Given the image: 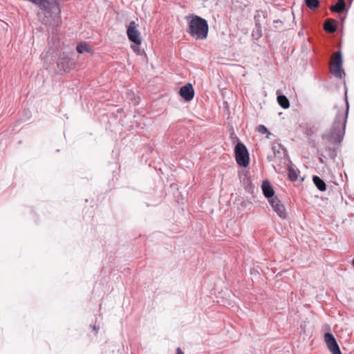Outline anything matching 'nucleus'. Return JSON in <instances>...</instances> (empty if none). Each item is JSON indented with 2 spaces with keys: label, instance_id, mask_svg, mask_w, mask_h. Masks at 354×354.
I'll return each mask as SVG.
<instances>
[{
  "label": "nucleus",
  "instance_id": "0eeeda50",
  "mask_svg": "<svg viewBox=\"0 0 354 354\" xmlns=\"http://www.w3.org/2000/svg\"><path fill=\"white\" fill-rule=\"evenodd\" d=\"M269 203L272 206L273 210L277 214V215L282 219H285L287 217V212L284 205L281 201L277 198H272L269 199Z\"/></svg>",
  "mask_w": 354,
  "mask_h": 354
},
{
  "label": "nucleus",
  "instance_id": "412c9836",
  "mask_svg": "<svg viewBox=\"0 0 354 354\" xmlns=\"http://www.w3.org/2000/svg\"><path fill=\"white\" fill-rule=\"evenodd\" d=\"M176 354H184V353L180 348H178L176 349Z\"/></svg>",
  "mask_w": 354,
  "mask_h": 354
},
{
  "label": "nucleus",
  "instance_id": "f3484780",
  "mask_svg": "<svg viewBox=\"0 0 354 354\" xmlns=\"http://www.w3.org/2000/svg\"><path fill=\"white\" fill-rule=\"evenodd\" d=\"M258 17H259V14L255 17V19H256V26H257V33L258 37H259L261 36V26L259 23Z\"/></svg>",
  "mask_w": 354,
  "mask_h": 354
},
{
  "label": "nucleus",
  "instance_id": "1a4fd4ad",
  "mask_svg": "<svg viewBox=\"0 0 354 354\" xmlns=\"http://www.w3.org/2000/svg\"><path fill=\"white\" fill-rule=\"evenodd\" d=\"M261 188H262L263 193L266 198H270V199L272 198H274L273 196L274 194V192L270 183L268 181H267V180L263 181Z\"/></svg>",
  "mask_w": 354,
  "mask_h": 354
},
{
  "label": "nucleus",
  "instance_id": "aec40b11",
  "mask_svg": "<svg viewBox=\"0 0 354 354\" xmlns=\"http://www.w3.org/2000/svg\"><path fill=\"white\" fill-rule=\"evenodd\" d=\"M274 24L275 28H280L282 25V21L280 20L274 21Z\"/></svg>",
  "mask_w": 354,
  "mask_h": 354
},
{
  "label": "nucleus",
  "instance_id": "4468645a",
  "mask_svg": "<svg viewBox=\"0 0 354 354\" xmlns=\"http://www.w3.org/2000/svg\"><path fill=\"white\" fill-rule=\"evenodd\" d=\"M77 51L79 53H83L84 52H91L89 46L86 43H81L77 46Z\"/></svg>",
  "mask_w": 354,
  "mask_h": 354
},
{
  "label": "nucleus",
  "instance_id": "f8f14e48",
  "mask_svg": "<svg viewBox=\"0 0 354 354\" xmlns=\"http://www.w3.org/2000/svg\"><path fill=\"white\" fill-rule=\"evenodd\" d=\"M277 102L279 104L283 109H288L290 106L289 100L285 95H279L277 97Z\"/></svg>",
  "mask_w": 354,
  "mask_h": 354
},
{
  "label": "nucleus",
  "instance_id": "423d86ee",
  "mask_svg": "<svg viewBox=\"0 0 354 354\" xmlns=\"http://www.w3.org/2000/svg\"><path fill=\"white\" fill-rule=\"evenodd\" d=\"M324 342L332 354H342L337 341L331 333L324 334Z\"/></svg>",
  "mask_w": 354,
  "mask_h": 354
},
{
  "label": "nucleus",
  "instance_id": "dca6fc26",
  "mask_svg": "<svg viewBox=\"0 0 354 354\" xmlns=\"http://www.w3.org/2000/svg\"><path fill=\"white\" fill-rule=\"evenodd\" d=\"M306 6L310 9H315L318 7L319 1L317 0H306Z\"/></svg>",
  "mask_w": 354,
  "mask_h": 354
},
{
  "label": "nucleus",
  "instance_id": "4be33fe9",
  "mask_svg": "<svg viewBox=\"0 0 354 354\" xmlns=\"http://www.w3.org/2000/svg\"><path fill=\"white\" fill-rule=\"evenodd\" d=\"M48 53V52L46 54L42 53L41 55V59H46Z\"/></svg>",
  "mask_w": 354,
  "mask_h": 354
},
{
  "label": "nucleus",
  "instance_id": "f03ea898",
  "mask_svg": "<svg viewBox=\"0 0 354 354\" xmlns=\"http://www.w3.org/2000/svg\"><path fill=\"white\" fill-rule=\"evenodd\" d=\"M330 72L336 77L342 78L344 75V72L342 69V58L339 51L335 52L330 60Z\"/></svg>",
  "mask_w": 354,
  "mask_h": 354
},
{
  "label": "nucleus",
  "instance_id": "ddd939ff",
  "mask_svg": "<svg viewBox=\"0 0 354 354\" xmlns=\"http://www.w3.org/2000/svg\"><path fill=\"white\" fill-rule=\"evenodd\" d=\"M313 180L318 189L320 191L326 190V184L319 177L314 176Z\"/></svg>",
  "mask_w": 354,
  "mask_h": 354
},
{
  "label": "nucleus",
  "instance_id": "9d476101",
  "mask_svg": "<svg viewBox=\"0 0 354 354\" xmlns=\"http://www.w3.org/2000/svg\"><path fill=\"white\" fill-rule=\"evenodd\" d=\"M336 21L332 19H328L326 20L324 24V29L330 33H333L336 31L337 28L335 25Z\"/></svg>",
  "mask_w": 354,
  "mask_h": 354
},
{
  "label": "nucleus",
  "instance_id": "39448f33",
  "mask_svg": "<svg viewBox=\"0 0 354 354\" xmlns=\"http://www.w3.org/2000/svg\"><path fill=\"white\" fill-rule=\"evenodd\" d=\"M127 34L131 41L133 42L135 44H141L140 33L138 29V25L136 24L135 21L130 22L127 27Z\"/></svg>",
  "mask_w": 354,
  "mask_h": 354
},
{
  "label": "nucleus",
  "instance_id": "6e6552de",
  "mask_svg": "<svg viewBox=\"0 0 354 354\" xmlns=\"http://www.w3.org/2000/svg\"><path fill=\"white\" fill-rule=\"evenodd\" d=\"M180 95L186 101H190L194 98V91L191 84L187 83L182 86L179 91Z\"/></svg>",
  "mask_w": 354,
  "mask_h": 354
},
{
  "label": "nucleus",
  "instance_id": "2eb2a0df",
  "mask_svg": "<svg viewBox=\"0 0 354 354\" xmlns=\"http://www.w3.org/2000/svg\"><path fill=\"white\" fill-rule=\"evenodd\" d=\"M298 171L292 167L288 169V176L290 180L295 181L298 178Z\"/></svg>",
  "mask_w": 354,
  "mask_h": 354
},
{
  "label": "nucleus",
  "instance_id": "20e7f679",
  "mask_svg": "<svg viewBox=\"0 0 354 354\" xmlns=\"http://www.w3.org/2000/svg\"><path fill=\"white\" fill-rule=\"evenodd\" d=\"M348 111V102H346V110H341L339 111L337 113L334 124H333V129L334 131L337 132V133L341 134L343 131H344L346 122V118H347V114Z\"/></svg>",
  "mask_w": 354,
  "mask_h": 354
},
{
  "label": "nucleus",
  "instance_id": "a211bd4d",
  "mask_svg": "<svg viewBox=\"0 0 354 354\" xmlns=\"http://www.w3.org/2000/svg\"><path fill=\"white\" fill-rule=\"evenodd\" d=\"M140 44H135L131 46L133 50L138 55H141L143 53V50L140 48Z\"/></svg>",
  "mask_w": 354,
  "mask_h": 354
},
{
  "label": "nucleus",
  "instance_id": "f257e3e1",
  "mask_svg": "<svg viewBox=\"0 0 354 354\" xmlns=\"http://www.w3.org/2000/svg\"><path fill=\"white\" fill-rule=\"evenodd\" d=\"M187 32L196 39H205L208 33V24L205 19L194 15L186 16Z\"/></svg>",
  "mask_w": 354,
  "mask_h": 354
},
{
  "label": "nucleus",
  "instance_id": "7ed1b4c3",
  "mask_svg": "<svg viewBox=\"0 0 354 354\" xmlns=\"http://www.w3.org/2000/svg\"><path fill=\"white\" fill-rule=\"evenodd\" d=\"M234 153L237 163L240 166L246 167L249 165L250 158L245 146L242 143H238L235 147Z\"/></svg>",
  "mask_w": 354,
  "mask_h": 354
},
{
  "label": "nucleus",
  "instance_id": "9b49d317",
  "mask_svg": "<svg viewBox=\"0 0 354 354\" xmlns=\"http://www.w3.org/2000/svg\"><path fill=\"white\" fill-rule=\"evenodd\" d=\"M346 7V3L344 0H338L337 3L334 6H332L330 9L332 12L341 13L342 12Z\"/></svg>",
  "mask_w": 354,
  "mask_h": 354
},
{
  "label": "nucleus",
  "instance_id": "6ab92c4d",
  "mask_svg": "<svg viewBox=\"0 0 354 354\" xmlns=\"http://www.w3.org/2000/svg\"><path fill=\"white\" fill-rule=\"evenodd\" d=\"M257 130H258V131H259V133H262V134L267 133H268V134H270V133H269V131H268V129H267L265 126H263V125H259V126H258V127H257Z\"/></svg>",
  "mask_w": 354,
  "mask_h": 354
}]
</instances>
